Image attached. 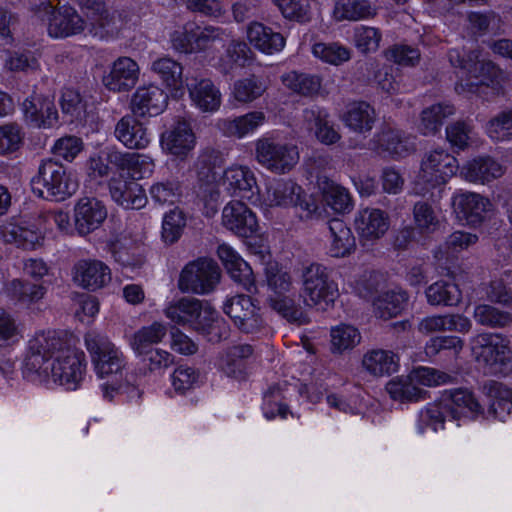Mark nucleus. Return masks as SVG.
Masks as SVG:
<instances>
[{
    "label": "nucleus",
    "instance_id": "58",
    "mask_svg": "<svg viewBox=\"0 0 512 512\" xmlns=\"http://www.w3.org/2000/svg\"><path fill=\"white\" fill-rule=\"evenodd\" d=\"M485 132L496 142L512 140V109L503 110L493 116L486 123Z\"/></svg>",
    "mask_w": 512,
    "mask_h": 512
},
{
    "label": "nucleus",
    "instance_id": "59",
    "mask_svg": "<svg viewBox=\"0 0 512 512\" xmlns=\"http://www.w3.org/2000/svg\"><path fill=\"white\" fill-rule=\"evenodd\" d=\"M382 40L381 31L372 26L359 25L353 31V44L362 54L376 52Z\"/></svg>",
    "mask_w": 512,
    "mask_h": 512
},
{
    "label": "nucleus",
    "instance_id": "57",
    "mask_svg": "<svg viewBox=\"0 0 512 512\" xmlns=\"http://www.w3.org/2000/svg\"><path fill=\"white\" fill-rule=\"evenodd\" d=\"M386 390L393 400L400 402L417 401L423 393V390L414 384L409 374L390 380Z\"/></svg>",
    "mask_w": 512,
    "mask_h": 512
},
{
    "label": "nucleus",
    "instance_id": "49",
    "mask_svg": "<svg viewBox=\"0 0 512 512\" xmlns=\"http://www.w3.org/2000/svg\"><path fill=\"white\" fill-rule=\"evenodd\" d=\"M454 113L455 108L449 103L432 105L422 111L418 129L423 135L435 134L442 126L444 120Z\"/></svg>",
    "mask_w": 512,
    "mask_h": 512
},
{
    "label": "nucleus",
    "instance_id": "44",
    "mask_svg": "<svg viewBox=\"0 0 512 512\" xmlns=\"http://www.w3.org/2000/svg\"><path fill=\"white\" fill-rule=\"evenodd\" d=\"M282 84L290 91L303 95H318L322 88V78L316 74L289 71L281 76Z\"/></svg>",
    "mask_w": 512,
    "mask_h": 512
},
{
    "label": "nucleus",
    "instance_id": "53",
    "mask_svg": "<svg viewBox=\"0 0 512 512\" xmlns=\"http://www.w3.org/2000/svg\"><path fill=\"white\" fill-rule=\"evenodd\" d=\"M59 104L63 115L70 122H82L87 117V102L82 95L74 89L66 88L62 91Z\"/></svg>",
    "mask_w": 512,
    "mask_h": 512
},
{
    "label": "nucleus",
    "instance_id": "16",
    "mask_svg": "<svg viewBox=\"0 0 512 512\" xmlns=\"http://www.w3.org/2000/svg\"><path fill=\"white\" fill-rule=\"evenodd\" d=\"M221 223L230 232L244 238L254 235L259 230L256 214L239 200H231L223 207Z\"/></svg>",
    "mask_w": 512,
    "mask_h": 512
},
{
    "label": "nucleus",
    "instance_id": "45",
    "mask_svg": "<svg viewBox=\"0 0 512 512\" xmlns=\"http://www.w3.org/2000/svg\"><path fill=\"white\" fill-rule=\"evenodd\" d=\"M376 11L368 0H338L333 10V17L337 21H358L374 17Z\"/></svg>",
    "mask_w": 512,
    "mask_h": 512
},
{
    "label": "nucleus",
    "instance_id": "6",
    "mask_svg": "<svg viewBox=\"0 0 512 512\" xmlns=\"http://www.w3.org/2000/svg\"><path fill=\"white\" fill-rule=\"evenodd\" d=\"M301 296L306 306L326 311L339 296L337 283L332 279L328 267L311 263L301 272Z\"/></svg>",
    "mask_w": 512,
    "mask_h": 512
},
{
    "label": "nucleus",
    "instance_id": "11",
    "mask_svg": "<svg viewBox=\"0 0 512 512\" xmlns=\"http://www.w3.org/2000/svg\"><path fill=\"white\" fill-rule=\"evenodd\" d=\"M220 281L217 264L211 260L199 259L189 263L182 270L178 287L182 292L207 294L214 290Z\"/></svg>",
    "mask_w": 512,
    "mask_h": 512
},
{
    "label": "nucleus",
    "instance_id": "38",
    "mask_svg": "<svg viewBox=\"0 0 512 512\" xmlns=\"http://www.w3.org/2000/svg\"><path fill=\"white\" fill-rule=\"evenodd\" d=\"M341 120L349 130L365 135L372 130L376 113L368 103L363 101L354 102L348 105Z\"/></svg>",
    "mask_w": 512,
    "mask_h": 512
},
{
    "label": "nucleus",
    "instance_id": "26",
    "mask_svg": "<svg viewBox=\"0 0 512 512\" xmlns=\"http://www.w3.org/2000/svg\"><path fill=\"white\" fill-rule=\"evenodd\" d=\"M355 229L362 241H376L382 238L390 227L389 216L378 208H364L358 211Z\"/></svg>",
    "mask_w": 512,
    "mask_h": 512
},
{
    "label": "nucleus",
    "instance_id": "8",
    "mask_svg": "<svg viewBox=\"0 0 512 512\" xmlns=\"http://www.w3.org/2000/svg\"><path fill=\"white\" fill-rule=\"evenodd\" d=\"M78 181L62 164L51 159L39 167L33 180V190L40 197L53 201H64L76 193Z\"/></svg>",
    "mask_w": 512,
    "mask_h": 512
},
{
    "label": "nucleus",
    "instance_id": "35",
    "mask_svg": "<svg viewBox=\"0 0 512 512\" xmlns=\"http://www.w3.org/2000/svg\"><path fill=\"white\" fill-rule=\"evenodd\" d=\"M265 121V113L255 110L234 118L220 120L218 127L226 136L242 139L255 133Z\"/></svg>",
    "mask_w": 512,
    "mask_h": 512
},
{
    "label": "nucleus",
    "instance_id": "9",
    "mask_svg": "<svg viewBox=\"0 0 512 512\" xmlns=\"http://www.w3.org/2000/svg\"><path fill=\"white\" fill-rule=\"evenodd\" d=\"M459 167L457 158L446 149H431L422 156L416 185L436 187L445 184L459 173Z\"/></svg>",
    "mask_w": 512,
    "mask_h": 512
},
{
    "label": "nucleus",
    "instance_id": "55",
    "mask_svg": "<svg viewBox=\"0 0 512 512\" xmlns=\"http://www.w3.org/2000/svg\"><path fill=\"white\" fill-rule=\"evenodd\" d=\"M320 188L323 200L333 211L343 213L352 208L351 196L346 188L331 181H324Z\"/></svg>",
    "mask_w": 512,
    "mask_h": 512
},
{
    "label": "nucleus",
    "instance_id": "62",
    "mask_svg": "<svg viewBox=\"0 0 512 512\" xmlns=\"http://www.w3.org/2000/svg\"><path fill=\"white\" fill-rule=\"evenodd\" d=\"M25 132L17 123L0 125V155L5 156L18 151L24 143Z\"/></svg>",
    "mask_w": 512,
    "mask_h": 512
},
{
    "label": "nucleus",
    "instance_id": "13",
    "mask_svg": "<svg viewBox=\"0 0 512 512\" xmlns=\"http://www.w3.org/2000/svg\"><path fill=\"white\" fill-rule=\"evenodd\" d=\"M223 311L240 330L247 333L257 330L263 324L258 302L248 295L228 297L223 303Z\"/></svg>",
    "mask_w": 512,
    "mask_h": 512
},
{
    "label": "nucleus",
    "instance_id": "19",
    "mask_svg": "<svg viewBox=\"0 0 512 512\" xmlns=\"http://www.w3.org/2000/svg\"><path fill=\"white\" fill-rule=\"evenodd\" d=\"M196 143V135L191 124L186 120H178L160 137L162 150L180 160L188 157Z\"/></svg>",
    "mask_w": 512,
    "mask_h": 512
},
{
    "label": "nucleus",
    "instance_id": "1",
    "mask_svg": "<svg viewBox=\"0 0 512 512\" xmlns=\"http://www.w3.org/2000/svg\"><path fill=\"white\" fill-rule=\"evenodd\" d=\"M77 344L65 331H37L27 342L23 373L32 381L76 389L85 372V354Z\"/></svg>",
    "mask_w": 512,
    "mask_h": 512
},
{
    "label": "nucleus",
    "instance_id": "27",
    "mask_svg": "<svg viewBox=\"0 0 512 512\" xmlns=\"http://www.w3.org/2000/svg\"><path fill=\"white\" fill-rule=\"evenodd\" d=\"M73 280L85 289L97 290L111 281V270L100 260H80L74 266Z\"/></svg>",
    "mask_w": 512,
    "mask_h": 512
},
{
    "label": "nucleus",
    "instance_id": "28",
    "mask_svg": "<svg viewBox=\"0 0 512 512\" xmlns=\"http://www.w3.org/2000/svg\"><path fill=\"white\" fill-rule=\"evenodd\" d=\"M167 104V94L157 85L138 87L131 99L133 113L140 116H156L166 109Z\"/></svg>",
    "mask_w": 512,
    "mask_h": 512
},
{
    "label": "nucleus",
    "instance_id": "43",
    "mask_svg": "<svg viewBox=\"0 0 512 512\" xmlns=\"http://www.w3.org/2000/svg\"><path fill=\"white\" fill-rule=\"evenodd\" d=\"M46 292L47 288L43 284L30 283L22 279H13L5 285L8 297L27 306L38 303Z\"/></svg>",
    "mask_w": 512,
    "mask_h": 512
},
{
    "label": "nucleus",
    "instance_id": "63",
    "mask_svg": "<svg viewBox=\"0 0 512 512\" xmlns=\"http://www.w3.org/2000/svg\"><path fill=\"white\" fill-rule=\"evenodd\" d=\"M266 88L256 77L237 80L232 88V96L239 103H251L259 98Z\"/></svg>",
    "mask_w": 512,
    "mask_h": 512
},
{
    "label": "nucleus",
    "instance_id": "4",
    "mask_svg": "<svg viewBox=\"0 0 512 512\" xmlns=\"http://www.w3.org/2000/svg\"><path fill=\"white\" fill-rule=\"evenodd\" d=\"M470 349L485 373L508 375L512 368L510 340L499 333H480L470 339Z\"/></svg>",
    "mask_w": 512,
    "mask_h": 512
},
{
    "label": "nucleus",
    "instance_id": "23",
    "mask_svg": "<svg viewBox=\"0 0 512 512\" xmlns=\"http://www.w3.org/2000/svg\"><path fill=\"white\" fill-rule=\"evenodd\" d=\"M140 67L128 56L114 60L109 71L103 77L104 86L113 92H126L132 89L139 80Z\"/></svg>",
    "mask_w": 512,
    "mask_h": 512
},
{
    "label": "nucleus",
    "instance_id": "61",
    "mask_svg": "<svg viewBox=\"0 0 512 512\" xmlns=\"http://www.w3.org/2000/svg\"><path fill=\"white\" fill-rule=\"evenodd\" d=\"M149 195L155 205H174L181 196L180 185L171 180L156 181L150 186Z\"/></svg>",
    "mask_w": 512,
    "mask_h": 512
},
{
    "label": "nucleus",
    "instance_id": "46",
    "mask_svg": "<svg viewBox=\"0 0 512 512\" xmlns=\"http://www.w3.org/2000/svg\"><path fill=\"white\" fill-rule=\"evenodd\" d=\"M408 296L402 289H392L380 293L373 301L376 315L383 319L397 316L406 305Z\"/></svg>",
    "mask_w": 512,
    "mask_h": 512
},
{
    "label": "nucleus",
    "instance_id": "15",
    "mask_svg": "<svg viewBox=\"0 0 512 512\" xmlns=\"http://www.w3.org/2000/svg\"><path fill=\"white\" fill-rule=\"evenodd\" d=\"M107 214V208L100 200L82 197L73 207L74 230L80 236H87L102 226Z\"/></svg>",
    "mask_w": 512,
    "mask_h": 512
},
{
    "label": "nucleus",
    "instance_id": "64",
    "mask_svg": "<svg viewBox=\"0 0 512 512\" xmlns=\"http://www.w3.org/2000/svg\"><path fill=\"white\" fill-rule=\"evenodd\" d=\"M185 225L186 218L180 209L175 208L166 212L162 220L161 234L163 240L169 244L178 241L182 235Z\"/></svg>",
    "mask_w": 512,
    "mask_h": 512
},
{
    "label": "nucleus",
    "instance_id": "37",
    "mask_svg": "<svg viewBox=\"0 0 512 512\" xmlns=\"http://www.w3.org/2000/svg\"><path fill=\"white\" fill-rule=\"evenodd\" d=\"M151 70L158 75L172 97L183 95V67L179 62L168 56L160 57L151 63Z\"/></svg>",
    "mask_w": 512,
    "mask_h": 512
},
{
    "label": "nucleus",
    "instance_id": "18",
    "mask_svg": "<svg viewBox=\"0 0 512 512\" xmlns=\"http://www.w3.org/2000/svg\"><path fill=\"white\" fill-rule=\"evenodd\" d=\"M109 193L113 201L125 209H141L147 204V196L142 186L124 171L113 174L108 181Z\"/></svg>",
    "mask_w": 512,
    "mask_h": 512
},
{
    "label": "nucleus",
    "instance_id": "25",
    "mask_svg": "<svg viewBox=\"0 0 512 512\" xmlns=\"http://www.w3.org/2000/svg\"><path fill=\"white\" fill-rule=\"evenodd\" d=\"M0 235L4 242L26 250L36 249L44 240L38 225L29 221L6 223L0 229Z\"/></svg>",
    "mask_w": 512,
    "mask_h": 512
},
{
    "label": "nucleus",
    "instance_id": "21",
    "mask_svg": "<svg viewBox=\"0 0 512 512\" xmlns=\"http://www.w3.org/2000/svg\"><path fill=\"white\" fill-rule=\"evenodd\" d=\"M414 228H405L396 237L399 247L406 246L416 238V233L428 236L435 233L441 226V219L437 211L426 202H417L413 207Z\"/></svg>",
    "mask_w": 512,
    "mask_h": 512
},
{
    "label": "nucleus",
    "instance_id": "17",
    "mask_svg": "<svg viewBox=\"0 0 512 512\" xmlns=\"http://www.w3.org/2000/svg\"><path fill=\"white\" fill-rule=\"evenodd\" d=\"M506 167L489 155H479L466 160L459 167V176L468 183L486 185L501 178Z\"/></svg>",
    "mask_w": 512,
    "mask_h": 512
},
{
    "label": "nucleus",
    "instance_id": "12",
    "mask_svg": "<svg viewBox=\"0 0 512 512\" xmlns=\"http://www.w3.org/2000/svg\"><path fill=\"white\" fill-rule=\"evenodd\" d=\"M451 206L457 219L473 227L480 226L493 211V204L488 197L465 190L453 193Z\"/></svg>",
    "mask_w": 512,
    "mask_h": 512
},
{
    "label": "nucleus",
    "instance_id": "56",
    "mask_svg": "<svg viewBox=\"0 0 512 512\" xmlns=\"http://www.w3.org/2000/svg\"><path fill=\"white\" fill-rule=\"evenodd\" d=\"M473 317L478 324L491 328H504L512 324L511 313L488 304L477 305Z\"/></svg>",
    "mask_w": 512,
    "mask_h": 512
},
{
    "label": "nucleus",
    "instance_id": "31",
    "mask_svg": "<svg viewBox=\"0 0 512 512\" xmlns=\"http://www.w3.org/2000/svg\"><path fill=\"white\" fill-rule=\"evenodd\" d=\"M303 118L320 143L333 145L341 139V134L325 109L319 107L305 109Z\"/></svg>",
    "mask_w": 512,
    "mask_h": 512
},
{
    "label": "nucleus",
    "instance_id": "40",
    "mask_svg": "<svg viewBox=\"0 0 512 512\" xmlns=\"http://www.w3.org/2000/svg\"><path fill=\"white\" fill-rule=\"evenodd\" d=\"M399 356L390 350L374 349L362 358L363 368L376 377L387 376L398 371Z\"/></svg>",
    "mask_w": 512,
    "mask_h": 512
},
{
    "label": "nucleus",
    "instance_id": "22",
    "mask_svg": "<svg viewBox=\"0 0 512 512\" xmlns=\"http://www.w3.org/2000/svg\"><path fill=\"white\" fill-rule=\"evenodd\" d=\"M441 399L444 408L454 420L476 419L484 415V408L472 391L458 388L443 393Z\"/></svg>",
    "mask_w": 512,
    "mask_h": 512
},
{
    "label": "nucleus",
    "instance_id": "51",
    "mask_svg": "<svg viewBox=\"0 0 512 512\" xmlns=\"http://www.w3.org/2000/svg\"><path fill=\"white\" fill-rule=\"evenodd\" d=\"M331 350L341 354L354 349L361 342V333L357 327L341 323L331 328Z\"/></svg>",
    "mask_w": 512,
    "mask_h": 512
},
{
    "label": "nucleus",
    "instance_id": "32",
    "mask_svg": "<svg viewBox=\"0 0 512 512\" xmlns=\"http://www.w3.org/2000/svg\"><path fill=\"white\" fill-rule=\"evenodd\" d=\"M108 158L110 163L119 170L127 171L133 179L149 177L155 168L154 160L146 154L113 150L108 154Z\"/></svg>",
    "mask_w": 512,
    "mask_h": 512
},
{
    "label": "nucleus",
    "instance_id": "48",
    "mask_svg": "<svg viewBox=\"0 0 512 512\" xmlns=\"http://www.w3.org/2000/svg\"><path fill=\"white\" fill-rule=\"evenodd\" d=\"M288 386L286 384H276L271 386L264 394L263 414L266 419L273 420L276 417L286 419L290 413L289 408L284 403Z\"/></svg>",
    "mask_w": 512,
    "mask_h": 512
},
{
    "label": "nucleus",
    "instance_id": "30",
    "mask_svg": "<svg viewBox=\"0 0 512 512\" xmlns=\"http://www.w3.org/2000/svg\"><path fill=\"white\" fill-rule=\"evenodd\" d=\"M114 134L128 149H145L151 142L147 128L133 115L123 116L117 122Z\"/></svg>",
    "mask_w": 512,
    "mask_h": 512
},
{
    "label": "nucleus",
    "instance_id": "42",
    "mask_svg": "<svg viewBox=\"0 0 512 512\" xmlns=\"http://www.w3.org/2000/svg\"><path fill=\"white\" fill-rule=\"evenodd\" d=\"M484 389L490 400L489 413L504 421L512 413V390L495 381L487 383Z\"/></svg>",
    "mask_w": 512,
    "mask_h": 512
},
{
    "label": "nucleus",
    "instance_id": "33",
    "mask_svg": "<svg viewBox=\"0 0 512 512\" xmlns=\"http://www.w3.org/2000/svg\"><path fill=\"white\" fill-rule=\"evenodd\" d=\"M81 11L90 21V33L104 37L114 33L110 27L113 15L108 11L104 0H75Z\"/></svg>",
    "mask_w": 512,
    "mask_h": 512
},
{
    "label": "nucleus",
    "instance_id": "60",
    "mask_svg": "<svg viewBox=\"0 0 512 512\" xmlns=\"http://www.w3.org/2000/svg\"><path fill=\"white\" fill-rule=\"evenodd\" d=\"M253 349L248 344L229 348L221 358V368L229 376L239 377L243 371V360L252 355Z\"/></svg>",
    "mask_w": 512,
    "mask_h": 512
},
{
    "label": "nucleus",
    "instance_id": "5",
    "mask_svg": "<svg viewBox=\"0 0 512 512\" xmlns=\"http://www.w3.org/2000/svg\"><path fill=\"white\" fill-rule=\"evenodd\" d=\"M164 315L173 323L189 326L209 335L210 341H217L220 336L210 335L219 330L220 321L217 312L206 302L193 297H182L171 301L164 309Z\"/></svg>",
    "mask_w": 512,
    "mask_h": 512
},
{
    "label": "nucleus",
    "instance_id": "3",
    "mask_svg": "<svg viewBox=\"0 0 512 512\" xmlns=\"http://www.w3.org/2000/svg\"><path fill=\"white\" fill-rule=\"evenodd\" d=\"M448 59L453 67L459 69L455 85L458 94L477 95L485 100L500 94L502 71L478 50L452 49Z\"/></svg>",
    "mask_w": 512,
    "mask_h": 512
},
{
    "label": "nucleus",
    "instance_id": "50",
    "mask_svg": "<svg viewBox=\"0 0 512 512\" xmlns=\"http://www.w3.org/2000/svg\"><path fill=\"white\" fill-rule=\"evenodd\" d=\"M426 298L432 306H455L461 300L458 286L445 280L436 281L426 289Z\"/></svg>",
    "mask_w": 512,
    "mask_h": 512
},
{
    "label": "nucleus",
    "instance_id": "29",
    "mask_svg": "<svg viewBox=\"0 0 512 512\" xmlns=\"http://www.w3.org/2000/svg\"><path fill=\"white\" fill-rule=\"evenodd\" d=\"M325 245L329 256L345 258L355 252L356 238L345 222L333 219L329 223V232Z\"/></svg>",
    "mask_w": 512,
    "mask_h": 512
},
{
    "label": "nucleus",
    "instance_id": "41",
    "mask_svg": "<svg viewBox=\"0 0 512 512\" xmlns=\"http://www.w3.org/2000/svg\"><path fill=\"white\" fill-rule=\"evenodd\" d=\"M167 335V326L155 321L138 329L131 337L129 345L136 356L153 349L152 345L161 343Z\"/></svg>",
    "mask_w": 512,
    "mask_h": 512
},
{
    "label": "nucleus",
    "instance_id": "24",
    "mask_svg": "<svg viewBox=\"0 0 512 512\" xmlns=\"http://www.w3.org/2000/svg\"><path fill=\"white\" fill-rule=\"evenodd\" d=\"M186 87L191 104L203 113H214L222 103L219 88L208 78H187Z\"/></svg>",
    "mask_w": 512,
    "mask_h": 512
},
{
    "label": "nucleus",
    "instance_id": "10",
    "mask_svg": "<svg viewBox=\"0 0 512 512\" xmlns=\"http://www.w3.org/2000/svg\"><path fill=\"white\" fill-rule=\"evenodd\" d=\"M255 158L265 169L276 174H285L298 163L299 151L293 144L262 137L255 142Z\"/></svg>",
    "mask_w": 512,
    "mask_h": 512
},
{
    "label": "nucleus",
    "instance_id": "47",
    "mask_svg": "<svg viewBox=\"0 0 512 512\" xmlns=\"http://www.w3.org/2000/svg\"><path fill=\"white\" fill-rule=\"evenodd\" d=\"M450 417L442 399L430 403L420 410L416 422L417 433L423 435L428 429L437 432L444 429L446 418Z\"/></svg>",
    "mask_w": 512,
    "mask_h": 512
},
{
    "label": "nucleus",
    "instance_id": "54",
    "mask_svg": "<svg viewBox=\"0 0 512 512\" xmlns=\"http://www.w3.org/2000/svg\"><path fill=\"white\" fill-rule=\"evenodd\" d=\"M312 54L324 63L340 66L351 59L352 51L340 43H316L312 47Z\"/></svg>",
    "mask_w": 512,
    "mask_h": 512
},
{
    "label": "nucleus",
    "instance_id": "20",
    "mask_svg": "<svg viewBox=\"0 0 512 512\" xmlns=\"http://www.w3.org/2000/svg\"><path fill=\"white\" fill-rule=\"evenodd\" d=\"M21 109L26 123L35 128H52L58 123V111L49 96L33 93L23 101Z\"/></svg>",
    "mask_w": 512,
    "mask_h": 512
},
{
    "label": "nucleus",
    "instance_id": "39",
    "mask_svg": "<svg viewBox=\"0 0 512 512\" xmlns=\"http://www.w3.org/2000/svg\"><path fill=\"white\" fill-rule=\"evenodd\" d=\"M377 148L393 158H401L414 151L415 145L410 137L401 131L386 128L376 135Z\"/></svg>",
    "mask_w": 512,
    "mask_h": 512
},
{
    "label": "nucleus",
    "instance_id": "36",
    "mask_svg": "<svg viewBox=\"0 0 512 512\" xmlns=\"http://www.w3.org/2000/svg\"><path fill=\"white\" fill-rule=\"evenodd\" d=\"M247 39L258 51L272 55L283 50L286 41L282 34L259 22H252L247 27Z\"/></svg>",
    "mask_w": 512,
    "mask_h": 512
},
{
    "label": "nucleus",
    "instance_id": "34",
    "mask_svg": "<svg viewBox=\"0 0 512 512\" xmlns=\"http://www.w3.org/2000/svg\"><path fill=\"white\" fill-rule=\"evenodd\" d=\"M471 328L472 322L468 317L454 313L427 316L418 324V330L423 334L446 331L466 334Z\"/></svg>",
    "mask_w": 512,
    "mask_h": 512
},
{
    "label": "nucleus",
    "instance_id": "7",
    "mask_svg": "<svg viewBox=\"0 0 512 512\" xmlns=\"http://www.w3.org/2000/svg\"><path fill=\"white\" fill-rule=\"evenodd\" d=\"M34 16L45 22L47 34L53 39H65L83 33L88 24L78 11L68 5L54 6L43 0L31 8Z\"/></svg>",
    "mask_w": 512,
    "mask_h": 512
},
{
    "label": "nucleus",
    "instance_id": "52",
    "mask_svg": "<svg viewBox=\"0 0 512 512\" xmlns=\"http://www.w3.org/2000/svg\"><path fill=\"white\" fill-rule=\"evenodd\" d=\"M301 196V187L293 181H279L267 190V203L269 206H294Z\"/></svg>",
    "mask_w": 512,
    "mask_h": 512
},
{
    "label": "nucleus",
    "instance_id": "14",
    "mask_svg": "<svg viewBox=\"0 0 512 512\" xmlns=\"http://www.w3.org/2000/svg\"><path fill=\"white\" fill-rule=\"evenodd\" d=\"M217 186L230 196L251 200L258 194L254 172L245 165H231L217 179Z\"/></svg>",
    "mask_w": 512,
    "mask_h": 512
},
{
    "label": "nucleus",
    "instance_id": "2",
    "mask_svg": "<svg viewBox=\"0 0 512 512\" xmlns=\"http://www.w3.org/2000/svg\"><path fill=\"white\" fill-rule=\"evenodd\" d=\"M84 345L94 373L99 379L107 380L101 385L105 399L112 400L119 394H125L131 401L140 398L141 390L135 383L134 374L128 371L127 358L119 346L97 330L84 335Z\"/></svg>",
    "mask_w": 512,
    "mask_h": 512
}]
</instances>
